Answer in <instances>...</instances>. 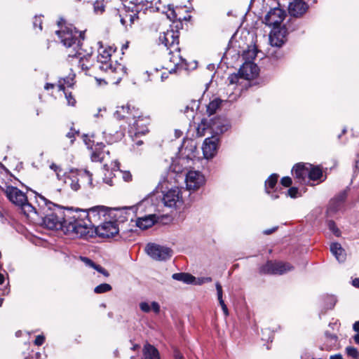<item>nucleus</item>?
Returning a JSON list of instances; mask_svg holds the SVG:
<instances>
[{"label": "nucleus", "instance_id": "34", "mask_svg": "<svg viewBox=\"0 0 359 359\" xmlns=\"http://www.w3.org/2000/svg\"><path fill=\"white\" fill-rule=\"evenodd\" d=\"M278 175L277 174L271 175L265 182V187L267 193H269L268 189H273L276 185Z\"/></svg>", "mask_w": 359, "mask_h": 359}, {"label": "nucleus", "instance_id": "8", "mask_svg": "<svg viewBox=\"0 0 359 359\" xmlns=\"http://www.w3.org/2000/svg\"><path fill=\"white\" fill-rule=\"evenodd\" d=\"M111 53L109 50H103L97 56V62L100 64V69L103 71L111 70L112 72H122L123 67L121 64H116L113 67L110 63Z\"/></svg>", "mask_w": 359, "mask_h": 359}, {"label": "nucleus", "instance_id": "32", "mask_svg": "<svg viewBox=\"0 0 359 359\" xmlns=\"http://www.w3.org/2000/svg\"><path fill=\"white\" fill-rule=\"evenodd\" d=\"M78 175L80 177V180L83 182H86L87 184L90 186L93 185V175L88 170H84L83 171H80L79 172H78Z\"/></svg>", "mask_w": 359, "mask_h": 359}, {"label": "nucleus", "instance_id": "36", "mask_svg": "<svg viewBox=\"0 0 359 359\" xmlns=\"http://www.w3.org/2000/svg\"><path fill=\"white\" fill-rule=\"evenodd\" d=\"M112 290V287L108 283H102L94 288V292L96 294H102L109 292Z\"/></svg>", "mask_w": 359, "mask_h": 359}, {"label": "nucleus", "instance_id": "47", "mask_svg": "<svg viewBox=\"0 0 359 359\" xmlns=\"http://www.w3.org/2000/svg\"><path fill=\"white\" fill-rule=\"evenodd\" d=\"M298 194V189L297 187H290L287 190V195L291 198H296Z\"/></svg>", "mask_w": 359, "mask_h": 359}, {"label": "nucleus", "instance_id": "39", "mask_svg": "<svg viewBox=\"0 0 359 359\" xmlns=\"http://www.w3.org/2000/svg\"><path fill=\"white\" fill-rule=\"evenodd\" d=\"M327 226L329 229L336 236H340L341 232L340 230L337 228L335 222L333 220H329L327 222Z\"/></svg>", "mask_w": 359, "mask_h": 359}, {"label": "nucleus", "instance_id": "11", "mask_svg": "<svg viewBox=\"0 0 359 359\" xmlns=\"http://www.w3.org/2000/svg\"><path fill=\"white\" fill-rule=\"evenodd\" d=\"M182 196L178 188L168 190L163 197V202L165 206L172 208L176 206L177 203H181Z\"/></svg>", "mask_w": 359, "mask_h": 359}, {"label": "nucleus", "instance_id": "18", "mask_svg": "<svg viewBox=\"0 0 359 359\" xmlns=\"http://www.w3.org/2000/svg\"><path fill=\"white\" fill-rule=\"evenodd\" d=\"M18 207L20 208L23 214L27 217L36 220V222H38V219L39 218V208L36 209L33 207L32 205L28 202L27 198H26V202L22 203V205Z\"/></svg>", "mask_w": 359, "mask_h": 359}, {"label": "nucleus", "instance_id": "13", "mask_svg": "<svg viewBox=\"0 0 359 359\" xmlns=\"http://www.w3.org/2000/svg\"><path fill=\"white\" fill-rule=\"evenodd\" d=\"M347 197V190L341 191L334 198L330 200L327 208V212L335 213L340 210L342 204Z\"/></svg>", "mask_w": 359, "mask_h": 359}, {"label": "nucleus", "instance_id": "26", "mask_svg": "<svg viewBox=\"0 0 359 359\" xmlns=\"http://www.w3.org/2000/svg\"><path fill=\"white\" fill-rule=\"evenodd\" d=\"M105 146L103 144H97V147L95 149L91 154V159L93 161L102 162L105 154H109V151H104Z\"/></svg>", "mask_w": 359, "mask_h": 359}, {"label": "nucleus", "instance_id": "15", "mask_svg": "<svg viewBox=\"0 0 359 359\" xmlns=\"http://www.w3.org/2000/svg\"><path fill=\"white\" fill-rule=\"evenodd\" d=\"M269 42L272 48H280L284 43L283 39H279L278 34L276 33L269 35ZM268 54L276 59L282 57V53L280 51L273 50V48L269 49Z\"/></svg>", "mask_w": 359, "mask_h": 359}, {"label": "nucleus", "instance_id": "37", "mask_svg": "<svg viewBox=\"0 0 359 359\" xmlns=\"http://www.w3.org/2000/svg\"><path fill=\"white\" fill-rule=\"evenodd\" d=\"M257 50L255 47L252 49H248V50L243 53V57L246 60V61H251L254 60L257 56Z\"/></svg>", "mask_w": 359, "mask_h": 359}, {"label": "nucleus", "instance_id": "27", "mask_svg": "<svg viewBox=\"0 0 359 359\" xmlns=\"http://www.w3.org/2000/svg\"><path fill=\"white\" fill-rule=\"evenodd\" d=\"M132 114L131 109L129 105L118 107L114 116L119 120L129 119L130 116Z\"/></svg>", "mask_w": 359, "mask_h": 359}, {"label": "nucleus", "instance_id": "10", "mask_svg": "<svg viewBox=\"0 0 359 359\" xmlns=\"http://www.w3.org/2000/svg\"><path fill=\"white\" fill-rule=\"evenodd\" d=\"M185 182L188 189L196 190L204 184L205 179L200 172L190 170L186 175Z\"/></svg>", "mask_w": 359, "mask_h": 359}, {"label": "nucleus", "instance_id": "6", "mask_svg": "<svg viewBox=\"0 0 359 359\" xmlns=\"http://www.w3.org/2000/svg\"><path fill=\"white\" fill-rule=\"evenodd\" d=\"M1 189L4 191L8 199L15 205L18 206L26 202L27 198L26 194L15 187L8 185L4 183L0 184Z\"/></svg>", "mask_w": 359, "mask_h": 359}, {"label": "nucleus", "instance_id": "12", "mask_svg": "<svg viewBox=\"0 0 359 359\" xmlns=\"http://www.w3.org/2000/svg\"><path fill=\"white\" fill-rule=\"evenodd\" d=\"M259 68L251 61H246L239 69V74L245 79H251L258 75Z\"/></svg>", "mask_w": 359, "mask_h": 359}, {"label": "nucleus", "instance_id": "54", "mask_svg": "<svg viewBox=\"0 0 359 359\" xmlns=\"http://www.w3.org/2000/svg\"><path fill=\"white\" fill-rule=\"evenodd\" d=\"M34 26L36 27L39 26V28L40 30L42 29V22L40 18H35L34 21Z\"/></svg>", "mask_w": 359, "mask_h": 359}, {"label": "nucleus", "instance_id": "28", "mask_svg": "<svg viewBox=\"0 0 359 359\" xmlns=\"http://www.w3.org/2000/svg\"><path fill=\"white\" fill-rule=\"evenodd\" d=\"M79 177L78 173H72L65 178V182L66 184L69 185L72 190L78 191L80 189V184L79 183L80 178Z\"/></svg>", "mask_w": 359, "mask_h": 359}, {"label": "nucleus", "instance_id": "44", "mask_svg": "<svg viewBox=\"0 0 359 359\" xmlns=\"http://www.w3.org/2000/svg\"><path fill=\"white\" fill-rule=\"evenodd\" d=\"M81 259L87 266H89L93 269L95 266V263L90 259L86 257H81Z\"/></svg>", "mask_w": 359, "mask_h": 359}, {"label": "nucleus", "instance_id": "20", "mask_svg": "<svg viewBox=\"0 0 359 359\" xmlns=\"http://www.w3.org/2000/svg\"><path fill=\"white\" fill-rule=\"evenodd\" d=\"M75 210L86 211L90 216L88 218L91 222V225H93V220L99 219L101 214L103 216L106 214V208L104 206H95L88 210L76 209Z\"/></svg>", "mask_w": 359, "mask_h": 359}, {"label": "nucleus", "instance_id": "21", "mask_svg": "<svg viewBox=\"0 0 359 359\" xmlns=\"http://www.w3.org/2000/svg\"><path fill=\"white\" fill-rule=\"evenodd\" d=\"M217 151V144L215 141L210 140V138L205 139L203 146V152L205 158H212Z\"/></svg>", "mask_w": 359, "mask_h": 359}, {"label": "nucleus", "instance_id": "50", "mask_svg": "<svg viewBox=\"0 0 359 359\" xmlns=\"http://www.w3.org/2000/svg\"><path fill=\"white\" fill-rule=\"evenodd\" d=\"M151 309L155 313H159L160 312V305L156 302H152Z\"/></svg>", "mask_w": 359, "mask_h": 359}, {"label": "nucleus", "instance_id": "52", "mask_svg": "<svg viewBox=\"0 0 359 359\" xmlns=\"http://www.w3.org/2000/svg\"><path fill=\"white\" fill-rule=\"evenodd\" d=\"M50 168L51 170H53L54 172H55L57 175H59V172L62 170L61 168L59 165H56L55 163H52L50 165Z\"/></svg>", "mask_w": 359, "mask_h": 359}, {"label": "nucleus", "instance_id": "42", "mask_svg": "<svg viewBox=\"0 0 359 359\" xmlns=\"http://www.w3.org/2000/svg\"><path fill=\"white\" fill-rule=\"evenodd\" d=\"M93 269L95 270H96L97 272L102 273L105 277L109 276V273L105 269H104L102 266H101L99 264H95Z\"/></svg>", "mask_w": 359, "mask_h": 359}, {"label": "nucleus", "instance_id": "29", "mask_svg": "<svg viewBox=\"0 0 359 359\" xmlns=\"http://www.w3.org/2000/svg\"><path fill=\"white\" fill-rule=\"evenodd\" d=\"M168 50L170 62L173 63L175 67H177L184 61V59L180 55V48L178 46V50H175L174 48H170Z\"/></svg>", "mask_w": 359, "mask_h": 359}, {"label": "nucleus", "instance_id": "61", "mask_svg": "<svg viewBox=\"0 0 359 359\" xmlns=\"http://www.w3.org/2000/svg\"><path fill=\"white\" fill-rule=\"evenodd\" d=\"M222 311H223V312H224V315H225L226 316H227L229 315V311H228V309H227L226 305H224V306L222 307Z\"/></svg>", "mask_w": 359, "mask_h": 359}, {"label": "nucleus", "instance_id": "2", "mask_svg": "<svg viewBox=\"0 0 359 359\" xmlns=\"http://www.w3.org/2000/svg\"><path fill=\"white\" fill-rule=\"evenodd\" d=\"M89 215L86 211H81V218L79 224L77 238L88 239L95 235L100 238H111L119 232V228L116 222H105L95 227L91 225V222L88 218Z\"/></svg>", "mask_w": 359, "mask_h": 359}, {"label": "nucleus", "instance_id": "17", "mask_svg": "<svg viewBox=\"0 0 359 359\" xmlns=\"http://www.w3.org/2000/svg\"><path fill=\"white\" fill-rule=\"evenodd\" d=\"M149 118L139 116L133 123V128L135 130V135H145L149 132L148 125Z\"/></svg>", "mask_w": 359, "mask_h": 359}, {"label": "nucleus", "instance_id": "43", "mask_svg": "<svg viewBox=\"0 0 359 359\" xmlns=\"http://www.w3.org/2000/svg\"><path fill=\"white\" fill-rule=\"evenodd\" d=\"M65 97L67 100L68 104L71 106H74L76 104V100L72 95V93H65Z\"/></svg>", "mask_w": 359, "mask_h": 359}, {"label": "nucleus", "instance_id": "23", "mask_svg": "<svg viewBox=\"0 0 359 359\" xmlns=\"http://www.w3.org/2000/svg\"><path fill=\"white\" fill-rule=\"evenodd\" d=\"M330 251L339 262H343L345 261L346 255L344 249L341 247L340 243H332L330 245Z\"/></svg>", "mask_w": 359, "mask_h": 359}, {"label": "nucleus", "instance_id": "7", "mask_svg": "<svg viewBox=\"0 0 359 359\" xmlns=\"http://www.w3.org/2000/svg\"><path fill=\"white\" fill-rule=\"evenodd\" d=\"M179 36L180 33L177 30L168 29L159 36V41L167 48V50L174 48L176 50H178Z\"/></svg>", "mask_w": 359, "mask_h": 359}, {"label": "nucleus", "instance_id": "59", "mask_svg": "<svg viewBox=\"0 0 359 359\" xmlns=\"http://www.w3.org/2000/svg\"><path fill=\"white\" fill-rule=\"evenodd\" d=\"M352 284L354 287L359 288V278L353 280Z\"/></svg>", "mask_w": 359, "mask_h": 359}, {"label": "nucleus", "instance_id": "55", "mask_svg": "<svg viewBox=\"0 0 359 359\" xmlns=\"http://www.w3.org/2000/svg\"><path fill=\"white\" fill-rule=\"evenodd\" d=\"M174 358L175 359H184L183 355L177 350H175L174 351Z\"/></svg>", "mask_w": 359, "mask_h": 359}, {"label": "nucleus", "instance_id": "19", "mask_svg": "<svg viewBox=\"0 0 359 359\" xmlns=\"http://www.w3.org/2000/svg\"><path fill=\"white\" fill-rule=\"evenodd\" d=\"M294 178L298 180L300 184L305 182L306 178L309 177V168L306 167L304 164L297 163L293 168Z\"/></svg>", "mask_w": 359, "mask_h": 359}, {"label": "nucleus", "instance_id": "30", "mask_svg": "<svg viewBox=\"0 0 359 359\" xmlns=\"http://www.w3.org/2000/svg\"><path fill=\"white\" fill-rule=\"evenodd\" d=\"M172 278L174 280L182 281L187 284L193 283L196 280V278L194 276L187 273H173Z\"/></svg>", "mask_w": 359, "mask_h": 359}, {"label": "nucleus", "instance_id": "14", "mask_svg": "<svg viewBox=\"0 0 359 359\" xmlns=\"http://www.w3.org/2000/svg\"><path fill=\"white\" fill-rule=\"evenodd\" d=\"M308 9L307 4L303 0H294L289 5V13L294 17H300L306 13Z\"/></svg>", "mask_w": 359, "mask_h": 359}, {"label": "nucleus", "instance_id": "58", "mask_svg": "<svg viewBox=\"0 0 359 359\" xmlns=\"http://www.w3.org/2000/svg\"><path fill=\"white\" fill-rule=\"evenodd\" d=\"M353 329L355 332H359V320L353 324Z\"/></svg>", "mask_w": 359, "mask_h": 359}, {"label": "nucleus", "instance_id": "56", "mask_svg": "<svg viewBox=\"0 0 359 359\" xmlns=\"http://www.w3.org/2000/svg\"><path fill=\"white\" fill-rule=\"evenodd\" d=\"M325 336L327 339H330L331 340L337 341V337L335 334H330L329 332H325Z\"/></svg>", "mask_w": 359, "mask_h": 359}, {"label": "nucleus", "instance_id": "5", "mask_svg": "<svg viewBox=\"0 0 359 359\" xmlns=\"http://www.w3.org/2000/svg\"><path fill=\"white\" fill-rule=\"evenodd\" d=\"M145 251L151 258L156 261H165L172 255V250L170 248L156 243H148Z\"/></svg>", "mask_w": 359, "mask_h": 359}, {"label": "nucleus", "instance_id": "45", "mask_svg": "<svg viewBox=\"0 0 359 359\" xmlns=\"http://www.w3.org/2000/svg\"><path fill=\"white\" fill-rule=\"evenodd\" d=\"M292 179L290 177H283L280 180L281 184L285 187H289L292 184Z\"/></svg>", "mask_w": 359, "mask_h": 359}, {"label": "nucleus", "instance_id": "41", "mask_svg": "<svg viewBox=\"0 0 359 359\" xmlns=\"http://www.w3.org/2000/svg\"><path fill=\"white\" fill-rule=\"evenodd\" d=\"M76 57H79L78 61V65L82 70H88L89 69L88 65L86 63L88 59L83 55L81 57V55H78Z\"/></svg>", "mask_w": 359, "mask_h": 359}, {"label": "nucleus", "instance_id": "3", "mask_svg": "<svg viewBox=\"0 0 359 359\" xmlns=\"http://www.w3.org/2000/svg\"><path fill=\"white\" fill-rule=\"evenodd\" d=\"M59 30L55 32L60 39V42L66 48H72L74 54H68V58H74L81 55L82 41L85 39V32H79L72 24H68L66 20L60 18L57 21Z\"/></svg>", "mask_w": 359, "mask_h": 359}, {"label": "nucleus", "instance_id": "33", "mask_svg": "<svg viewBox=\"0 0 359 359\" xmlns=\"http://www.w3.org/2000/svg\"><path fill=\"white\" fill-rule=\"evenodd\" d=\"M199 107V103L196 100H191L189 104L184 106V108L181 109V111L187 114L189 116V112L191 111V114H194V109H198ZM194 116L193 114L191 115Z\"/></svg>", "mask_w": 359, "mask_h": 359}, {"label": "nucleus", "instance_id": "35", "mask_svg": "<svg viewBox=\"0 0 359 359\" xmlns=\"http://www.w3.org/2000/svg\"><path fill=\"white\" fill-rule=\"evenodd\" d=\"M323 175L322 170L318 167H313L311 169L309 168V178L312 180H317Z\"/></svg>", "mask_w": 359, "mask_h": 359}, {"label": "nucleus", "instance_id": "16", "mask_svg": "<svg viewBox=\"0 0 359 359\" xmlns=\"http://www.w3.org/2000/svg\"><path fill=\"white\" fill-rule=\"evenodd\" d=\"M138 0H130V4H132L131 12L132 13H126L124 15H120L121 22L123 25H127V20L130 21L131 25L136 19H138Z\"/></svg>", "mask_w": 359, "mask_h": 359}, {"label": "nucleus", "instance_id": "22", "mask_svg": "<svg viewBox=\"0 0 359 359\" xmlns=\"http://www.w3.org/2000/svg\"><path fill=\"white\" fill-rule=\"evenodd\" d=\"M211 127L216 133H223L229 129V124L226 119L217 118L212 121Z\"/></svg>", "mask_w": 359, "mask_h": 359}, {"label": "nucleus", "instance_id": "62", "mask_svg": "<svg viewBox=\"0 0 359 359\" xmlns=\"http://www.w3.org/2000/svg\"><path fill=\"white\" fill-rule=\"evenodd\" d=\"M54 88V85L52 83H46L45 86V89H46V90H48L50 88Z\"/></svg>", "mask_w": 359, "mask_h": 359}, {"label": "nucleus", "instance_id": "4", "mask_svg": "<svg viewBox=\"0 0 359 359\" xmlns=\"http://www.w3.org/2000/svg\"><path fill=\"white\" fill-rule=\"evenodd\" d=\"M292 269L293 266L289 263L268 261L265 264L259 267V273L264 275H282Z\"/></svg>", "mask_w": 359, "mask_h": 359}, {"label": "nucleus", "instance_id": "40", "mask_svg": "<svg viewBox=\"0 0 359 359\" xmlns=\"http://www.w3.org/2000/svg\"><path fill=\"white\" fill-rule=\"evenodd\" d=\"M216 290L217 292V298L219 302L220 306L222 307L224 305H226L224 304V302L222 299V287L219 283H216Z\"/></svg>", "mask_w": 359, "mask_h": 359}, {"label": "nucleus", "instance_id": "64", "mask_svg": "<svg viewBox=\"0 0 359 359\" xmlns=\"http://www.w3.org/2000/svg\"><path fill=\"white\" fill-rule=\"evenodd\" d=\"M5 278L4 274L0 273V285L3 284L4 282Z\"/></svg>", "mask_w": 359, "mask_h": 359}, {"label": "nucleus", "instance_id": "25", "mask_svg": "<svg viewBox=\"0 0 359 359\" xmlns=\"http://www.w3.org/2000/svg\"><path fill=\"white\" fill-rule=\"evenodd\" d=\"M155 222V216L150 215L144 217L138 218L136 221V225L141 229H147L152 226Z\"/></svg>", "mask_w": 359, "mask_h": 359}, {"label": "nucleus", "instance_id": "9", "mask_svg": "<svg viewBox=\"0 0 359 359\" xmlns=\"http://www.w3.org/2000/svg\"><path fill=\"white\" fill-rule=\"evenodd\" d=\"M285 16V11L279 8L271 9L264 17L265 24L274 28L278 27Z\"/></svg>", "mask_w": 359, "mask_h": 359}, {"label": "nucleus", "instance_id": "24", "mask_svg": "<svg viewBox=\"0 0 359 359\" xmlns=\"http://www.w3.org/2000/svg\"><path fill=\"white\" fill-rule=\"evenodd\" d=\"M143 355L144 358L142 359H161L158 349L149 344H146L144 346Z\"/></svg>", "mask_w": 359, "mask_h": 359}, {"label": "nucleus", "instance_id": "53", "mask_svg": "<svg viewBox=\"0 0 359 359\" xmlns=\"http://www.w3.org/2000/svg\"><path fill=\"white\" fill-rule=\"evenodd\" d=\"M205 130V124H201L197 128V133L200 136H203Z\"/></svg>", "mask_w": 359, "mask_h": 359}, {"label": "nucleus", "instance_id": "63", "mask_svg": "<svg viewBox=\"0 0 359 359\" xmlns=\"http://www.w3.org/2000/svg\"><path fill=\"white\" fill-rule=\"evenodd\" d=\"M354 341L356 344H359V333L354 336Z\"/></svg>", "mask_w": 359, "mask_h": 359}, {"label": "nucleus", "instance_id": "38", "mask_svg": "<svg viewBox=\"0 0 359 359\" xmlns=\"http://www.w3.org/2000/svg\"><path fill=\"white\" fill-rule=\"evenodd\" d=\"M345 351L348 356L353 359H359V352L357 348L353 346H347Z\"/></svg>", "mask_w": 359, "mask_h": 359}, {"label": "nucleus", "instance_id": "46", "mask_svg": "<svg viewBox=\"0 0 359 359\" xmlns=\"http://www.w3.org/2000/svg\"><path fill=\"white\" fill-rule=\"evenodd\" d=\"M140 308L143 312L145 313H149L151 310V306L147 302H141L140 304Z\"/></svg>", "mask_w": 359, "mask_h": 359}, {"label": "nucleus", "instance_id": "31", "mask_svg": "<svg viewBox=\"0 0 359 359\" xmlns=\"http://www.w3.org/2000/svg\"><path fill=\"white\" fill-rule=\"evenodd\" d=\"M222 102V100L219 98H215L211 102H210L207 106V114L209 116L214 114L217 111V110L220 107Z\"/></svg>", "mask_w": 359, "mask_h": 359}, {"label": "nucleus", "instance_id": "57", "mask_svg": "<svg viewBox=\"0 0 359 359\" xmlns=\"http://www.w3.org/2000/svg\"><path fill=\"white\" fill-rule=\"evenodd\" d=\"M277 229V227H273L272 229H266L264 231V233L266 235H269L272 233H273Z\"/></svg>", "mask_w": 359, "mask_h": 359}, {"label": "nucleus", "instance_id": "1", "mask_svg": "<svg viewBox=\"0 0 359 359\" xmlns=\"http://www.w3.org/2000/svg\"><path fill=\"white\" fill-rule=\"evenodd\" d=\"M36 197L39 214L37 222L39 224L48 229H61L65 233L77 238L81 211L74 210L73 208L62 210L60 205L41 194Z\"/></svg>", "mask_w": 359, "mask_h": 359}, {"label": "nucleus", "instance_id": "51", "mask_svg": "<svg viewBox=\"0 0 359 359\" xmlns=\"http://www.w3.org/2000/svg\"><path fill=\"white\" fill-rule=\"evenodd\" d=\"M78 132L75 130L71 128L70 131L67 134V137L72 139L71 142L72 143L74 142V138L75 137V135L77 134Z\"/></svg>", "mask_w": 359, "mask_h": 359}, {"label": "nucleus", "instance_id": "60", "mask_svg": "<svg viewBox=\"0 0 359 359\" xmlns=\"http://www.w3.org/2000/svg\"><path fill=\"white\" fill-rule=\"evenodd\" d=\"M330 359H343V357L341 354H335L333 355H331Z\"/></svg>", "mask_w": 359, "mask_h": 359}, {"label": "nucleus", "instance_id": "49", "mask_svg": "<svg viewBox=\"0 0 359 359\" xmlns=\"http://www.w3.org/2000/svg\"><path fill=\"white\" fill-rule=\"evenodd\" d=\"M122 178L125 182H130L132 180V175L129 171L122 172Z\"/></svg>", "mask_w": 359, "mask_h": 359}, {"label": "nucleus", "instance_id": "48", "mask_svg": "<svg viewBox=\"0 0 359 359\" xmlns=\"http://www.w3.org/2000/svg\"><path fill=\"white\" fill-rule=\"evenodd\" d=\"M45 337L43 335H38L34 341V344L36 346H41L44 343Z\"/></svg>", "mask_w": 359, "mask_h": 359}]
</instances>
